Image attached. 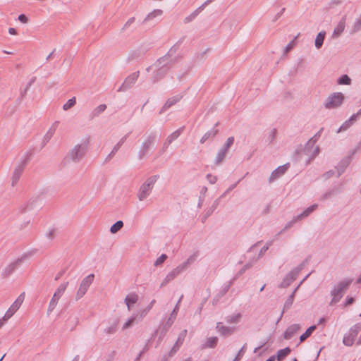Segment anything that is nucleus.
<instances>
[{
    "label": "nucleus",
    "instance_id": "nucleus-33",
    "mask_svg": "<svg viewBox=\"0 0 361 361\" xmlns=\"http://www.w3.org/2000/svg\"><path fill=\"white\" fill-rule=\"evenodd\" d=\"M345 26V19L343 18L334 28L333 37H338L344 31Z\"/></svg>",
    "mask_w": 361,
    "mask_h": 361
},
{
    "label": "nucleus",
    "instance_id": "nucleus-59",
    "mask_svg": "<svg viewBox=\"0 0 361 361\" xmlns=\"http://www.w3.org/2000/svg\"><path fill=\"white\" fill-rule=\"evenodd\" d=\"M296 38H297V37H295L291 42H290L288 44V45L284 48V51H283L284 55L287 54L293 48V47L295 46Z\"/></svg>",
    "mask_w": 361,
    "mask_h": 361
},
{
    "label": "nucleus",
    "instance_id": "nucleus-13",
    "mask_svg": "<svg viewBox=\"0 0 361 361\" xmlns=\"http://www.w3.org/2000/svg\"><path fill=\"white\" fill-rule=\"evenodd\" d=\"M140 75V71H136L129 75L118 89V92H126L130 89L137 81Z\"/></svg>",
    "mask_w": 361,
    "mask_h": 361
},
{
    "label": "nucleus",
    "instance_id": "nucleus-21",
    "mask_svg": "<svg viewBox=\"0 0 361 361\" xmlns=\"http://www.w3.org/2000/svg\"><path fill=\"white\" fill-rule=\"evenodd\" d=\"M216 329L223 336H228L233 334L235 328L222 325L221 322H217Z\"/></svg>",
    "mask_w": 361,
    "mask_h": 361
},
{
    "label": "nucleus",
    "instance_id": "nucleus-56",
    "mask_svg": "<svg viewBox=\"0 0 361 361\" xmlns=\"http://www.w3.org/2000/svg\"><path fill=\"white\" fill-rule=\"evenodd\" d=\"M167 255L166 254H161L160 257H159L157 260L154 262V265L155 267H159L162 264L164 261L167 259Z\"/></svg>",
    "mask_w": 361,
    "mask_h": 361
},
{
    "label": "nucleus",
    "instance_id": "nucleus-25",
    "mask_svg": "<svg viewBox=\"0 0 361 361\" xmlns=\"http://www.w3.org/2000/svg\"><path fill=\"white\" fill-rule=\"evenodd\" d=\"M183 130L184 127H180L177 130L174 131L170 135H169L164 144V149L167 148L173 140L177 139L183 133Z\"/></svg>",
    "mask_w": 361,
    "mask_h": 361
},
{
    "label": "nucleus",
    "instance_id": "nucleus-48",
    "mask_svg": "<svg viewBox=\"0 0 361 361\" xmlns=\"http://www.w3.org/2000/svg\"><path fill=\"white\" fill-rule=\"evenodd\" d=\"M337 83L338 85H350L351 79L348 75L344 74L338 78Z\"/></svg>",
    "mask_w": 361,
    "mask_h": 361
},
{
    "label": "nucleus",
    "instance_id": "nucleus-27",
    "mask_svg": "<svg viewBox=\"0 0 361 361\" xmlns=\"http://www.w3.org/2000/svg\"><path fill=\"white\" fill-rule=\"evenodd\" d=\"M137 300L138 295L136 293H132L128 295L125 298V303L128 307V310H130L131 305L136 303Z\"/></svg>",
    "mask_w": 361,
    "mask_h": 361
},
{
    "label": "nucleus",
    "instance_id": "nucleus-47",
    "mask_svg": "<svg viewBox=\"0 0 361 361\" xmlns=\"http://www.w3.org/2000/svg\"><path fill=\"white\" fill-rule=\"evenodd\" d=\"M55 131V128H51L43 137L42 147L50 140Z\"/></svg>",
    "mask_w": 361,
    "mask_h": 361
},
{
    "label": "nucleus",
    "instance_id": "nucleus-17",
    "mask_svg": "<svg viewBox=\"0 0 361 361\" xmlns=\"http://www.w3.org/2000/svg\"><path fill=\"white\" fill-rule=\"evenodd\" d=\"M183 95L182 94H179L175 96H173L170 98H169L165 104L163 105L161 109L159 111V114H162L164 113L167 109L171 108L172 106L175 105L176 103H178L182 98Z\"/></svg>",
    "mask_w": 361,
    "mask_h": 361
},
{
    "label": "nucleus",
    "instance_id": "nucleus-10",
    "mask_svg": "<svg viewBox=\"0 0 361 361\" xmlns=\"http://www.w3.org/2000/svg\"><path fill=\"white\" fill-rule=\"evenodd\" d=\"M94 278V275L90 274L82 280L75 295L77 300L80 299L86 293L89 287L92 283Z\"/></svg>",
    "mask_w": 361,
    "mask_h": 361
},
{
    "label": "nucleus",
    "instance_id": "nucleus-35",
    "mask_svg": "<svg viewBox=\"0 0 361 361\" xmlns=\"http://www.w3.org/2000/svg\"><path fill=\"white\" fill-rule=\"evenodd\" d=\"M145 53H146V50H145V49H136L130 54V56L128 57V60L130 61V60L137 59L143 56L145 54Z\"/></svg>",
    "mask_w": 361,
    "mask_h": 361
},
{
    "label": "nucleus",
    "instance_id": "nucleus-40",
    "mask_svg": "<svg viewBox=\"0 0 361 361\" xmlns=\"http://www.w3.org/2000/svg\"><path fill=\"white\" fill-rule=\"evenodd\" d=\"M173 319L170 317L160 329V334L164 336L173 323Z\"/></svg>",
    "mask_w": 361,
    "mask_h": 361
},
{
    "label": "nucleus",
    "instance_id": "nucleus-52",
    "mask_svg": "<svg viewBox=\"0 0 361 361\" xmlns=\"http://www.w3.org/2000/svg\"><path fill=\"white\" fill-rule=\"evenodd\" d=\"M234 140H235V139L233 137H229L227 139L226 143L224 145V146L221 149H224V151L228 152L229 148L233 145Z\"/></svg>",
    "mask_w": 361,
    "mask_h": 361
},
{
    "label": "nucleus",
    "instance_id": "nucleus-23",
    "mask_svg": "<svg viewBox=\"0 0 361 361\" xmlns=\"http://www.w3.org/2000/svg\"><path fill=\"white\" fill-rule=\"evenodd\" d=\"M299 286H298V287H296L295 288V290H293V292L288 296V298L286 299L285 303H284V305H283V309L280 314V317L278 319L277 322H276V324L279 323L281 319H282L283 317V315L285 312L286 310H288L290 308V307L292 306L293 303V300H294V298H295V292L297 290V289L298 288Z\"/></svg>",
    "mask_w": 361,
    "mask_h": 361
},
{
    "label": "nucleus",
    "instance_id": "nucleus-1",
    "mask_svg": "<svg viewBox=\"0 0 361 361\" xmlns=\"http://www.w3.org/2000/svg\"><path fill=\"white\" fill-rule=\"evenodd\" d=\"M163 59L159 58L153 64L154 67L156 68L152 76L153 83H157L163 79L173 66L171 61H166Z\"/></svg>",
    "mask_w": 361,
    "mask_h": 361
},
{
    "label": "nucleus",
    "instance_id": "nucleus-37",
    "mask_svg": "<svg viewBox=\"0 0 361 361\" xmlns=\"http://www.w3.org/2000/svg\"><path fill=\"white\" fill-rule=\"evenodd\" d=\"M163 11L162 10H160V9H155L153 11H152L151 13H149L146 17L143 20V21L142 22V24H144L145 23L147 22V21H149V20H152V19H154L155 17L158 16H161L162 14Z\"/></svg>",
    "mask_w": 361,
    "mask_h": 361
},
{
    "label": "nucleus",
    "instance_id": "nucleus-16",
    "mask_svg": "<svg viewBox=\"0 0 361 361\" xmlns=\"http://www.w3.org/2000/svg\"><path fill=\"white\" fill-rule=\"evenodd\" d=\"M186 335H187L186 329L182 331L179 334L176 343L174 344L173 348L171 349V350L169 352V353L166 355L167 356L171 357H173L176 353V352L178 350L180 345L183 344Z\"/></svg>",
    "mask_w": 361,
    "mask_h": 361
},
{
    "label": "nucleus",
    "instance_id": "nucleus-11",
    "mask_svg": "<svg viewBox=\"0 0 361 361\" xmlns=\"http://www.w3.org/2000/svg\"><path fill=\"white\" fill-rule=\"evenodd\" d=\"M24 299L25 293H22L6 311L4 316L3 317V320L6 321L8 319H10L14 314V313L19 309Z\"/></svg>",
    "mask_w": 361,
    "mask_h": 361
},
{
    "label": "nucleus",
    "instance_id": "nucleus-26",
    "mask_svg": "<svg viewBox=\"0 0 361 361\" xmlns=\"http://www.w3.org/2000/svg\"><path fill=\"white\" fill-rule=\"evenodd\" d=\"M219 122L216 123L214 127H216L217 126H219ZM218 133H219L218 129H215V128H212V130H210L207 131L206 133H204V135L200 139V142L204 143L209 138H212V139L214 138V137L218 134Z\"/></svg>",
    "mask_w": 361,
    "mask_h": 361
},
{
    "label": "nucleus",
    "instance_id": "nucleus-31",
    "mask_svg": "<svg viewBox=\"0 0 361 361\" xmlns=\"http://www.w3.org/2000/svg\"><path fill=\"white\" fill-rule=\"evenodd\" d=\"M176 50L177 49L173 47L164 56H161V58H164L163 59L166 61H171V63H173V64L174 65V63L177 61V57L173 59L171 57L176 52Z\"/></svg>",
    "mask_w": 361,
    "mask_h": 361
},
{
    "label": "nucleus",
    "instance_id": "nucleus-49",
    "mask_svg": "<svg viewBox=\"0 0 361 361\" xmlns=\"http://www.w3.org/2000/svg\"><path fill=\"white\" fill-rule=\"evenodd\" d=\"M59 300V299L58 298H54V295H53L52 298L51 299V300L49 302V307L47 309V314L48 315H49L50 313L54 310V308L56 307V306L58 303Z\"/></svg>",
    "mask_w": 361,
    "mask_h": 361
},
{
    "label": "nucleus",
    "instance_id": "nucleus-24",
    "mask_svg": "<svg viewBox=\"0 0 361 361\" xmlns=\"http://www.w3.org/2000/svg\"><path fill=\"white\" fill-rule=\"evenodd\" d=\"M300 329V326L298 324L289 326L283 333V338L286 340L290 339Z\"/></svg>",
    "mask_w": 361,
    "mask_h": 361
},
{
    "label": "nucleus",
    "instance_id": "nucleus-42",
    "mask_svg": "<svg viewBox=\"0 0 361 361\" xmlns=\"http://www.w3.org/2000/svg\"><path fill=\"white\" fill-rule=\"evenodd\" d=\"M226 153H227V152L224 151V149H220L219 150L216 156L214 164L216 165L221 164L223 162V161H224V158L226 157Z\"/></svg>",
    "mask_w": 361,
    "mask_h": 361
},
{
    "label": "nucleus",
    "instance_id": "nucleus-39",
    "mask_svg": "<svg viewBox=\"0 0 361 361\" xmlns=\"http://www.w3.org/2000/svg\"><path fill=\"white\" fill-rule=\"evenodd\" d=\"M68 285V282L61 283L54 293V298H58L59 299L65 292Z\"/></svg>",
    "mask_w": 361,
    "mask_h": 361
},
{
    "label": "nucleus",
    "instance_id": "nucleus-3",
    "mask_svg": "<svg viewBox=\"0 0 361 361\" xmlns=\"http://www.w3.org/2000/svg\"><path fill=\"white\" fill-rule=\"evenodd\" d=\"M159 178V175L152 176L141 185L137 194L140 201L145 200L150 195Z\"/></svg>",
    "mask_w": 361,
    "mask_h": 361
},
{
    "label": "nucleus",
    "instance_id": "nucleus-28",
    "mask_svg": "<svg viewBox=\"0 0 361 361\" xmlns=\"http://www.w3.org/2000/svg\"><path fill=\"white\" fill-rule=\"evenodd\" d=\"M219 338L216 336L209 337L207 339L205 343L202 345V349L214 348L216 346Z\"/></svg>",
    "mask_w": 361,
    "mask_h": 361
},
{
    "label": "nucleus",
    "instance_id": "nucleus-36",
    "mask_svg": "<svg viewBox=\"0 0 361 361\" xmlns=\"http://www.w3.org/2000/svg\"><path fill=\"white\" fill-rule=\"evenodd\" d=\"M118 320H115L109 326L104 329V332L106 334H114L116 332L118 326Z\"/></svg>",
    "mask_w": 361,
    "mask_h": 361
},
{
    "label": "nucleus",
    "instance_id": "nucleus-2",
    "mask_svg": "<svg viewBox=\"0 0 361 361\" xmlns=\"http://www.w3.org/2000/svg\"><path fill=\"white\" fill-rule=\"evenodd\" d=\"M352 282V279H345L334 287L330 293L332 299L329 302V305H334L340 301L345 292L349 288Z\"/></svg>",
    "mask_w": 361,
    "mask_h": 361
},
{
    "label": "nucleus",
    "instance_id": "nucleus-53",
    "mask_svg": "<svg viewBox=\"0 0 361 361\" xmlns=\"http://www.w3.org/2000/svg\"><path fill=\"white\" fill-rule=\"evenodd\" d=\"M183 298V295H182L180 297V298H179V300H178V301L177 304L176 305V306H175L174 309L173 310L172 312L171 313L170 317H171V319H173V320H174V319H176V315H177L178 311V310H179V304H180V302H181V300H182Z\"/></svg>",
    "mask_w": 361,
    "mask_h": 361
},
{
    "label": "nucleus",
    "instance_id": "nucleus-22",
    "mask_svg": "<svg viewBox=\"0 0 361 361\" xmlns=\"http://www.w3.org/2000/svg\"><path fill=\"white\" fill-rule=\"evenodd\" d=\"M128 135H129V133H128L126 135H124L118 141V142L114 147V148L112 149L111 152L105 158L104 163L109 162L113 158V157L115 155V154L118 152V150L121 148V147L125 142V141L128 138Z\"/></svg>",
    "mask_w": 361,
    "mask_h": 361
},
{
    "label": "nucleus",
    "instance_id": "nucleus-4",
    "mask_svg": "<svg viewBox=\"0 0 361 361\" xmlns=\"http://www.w3.org/2000/svg\"><path fill=\"white\" fill-rule=\"evenodd\" d=\"M87 151V145L86 143L78 144L67 154L66 159L73 162H79L85 156Z\"/></svg>",
    "mask_w": 361,
    "mask_h": 361
},
{
    "label": "nucleus",
    "instance_id": "nucleus-60",
    "mask_svg": "<svg viewBox=\"0 0 361 361\" xmlns=\"http://www.w3.org/2000/svg\"><path fill=\"white\" fill-rule=\"evenodd\" d=\"M27 90L26 89H25V88L23 90H20V96H19V97L16 100V102L20 104L22 102L23 99H24V97L27 94Z\"/></svg>",
    "mask_w": 361,
    "mask_h": 361
},
{
    "label": "nucleus",
    "instance_id": "nucleus-58",
    "mask_svg": "<svg viewBox=\"0 0 361 361\" xmlns=\"http://www.w3.org/2000/svg\"><path fill=\"white\" fill-rule=\"evenodd\" d=\"M276 133H277V130L276 128H273L270 133H269V135L268 136V142H269V144H271L274 142L275 138H276Z\"/></svg>",
    "mask_w": 361,
    "mask_h": 361
},
{
    "label": "nucleus",
    "instance_id": "nucleus-29",
    "mask_svg": "<svg viewBox=\"0 0 361 361\" xmlns=\"http://www.w3.org/2000/svg\"><path fill=\"white\" fill-rule=\"evenodd\" d=\"M198 255L199 252H195L194 254L190 255L185 262L180 264L179 266L183 271H185L191 264H192L196 260V258L197 257Z\"/></svg>",
    "mask_w": 361,
    "mask_h": 361
},
{
    "label": "nucleus",
    "instance_id": "nucleus-62",
    "mask_svg": "<svg viewBox=\"0 0 361 361\" xmlns=\"http://www.w3.org/2000/svg\"><path fill=\"white\" fill-rule=\"evenodd\" d=\"M271 245V242L267 243L265 245H264L259 251V255L262 256L269 249V245Z\"/></svg>",
    "mask_w": 361,
    "mask_h": 361
},
{
    "label": "nucleus",
    "instance_id": "nucleus-63",
    "mask_svg": "<svg viewBox=\"0 0 361 361\" xmlns=\"http://www.w3.org/2000/svg\"><path fill=\"white\" fill-rule=\"evenodd\" d=\"M214 212L210 209L209 208L205 211L202 218V222L204 223L206 219L213 213Z\"/></svg>",
    "mask_w": 361,
    "mask_h": 361
},
{
    "label": "nucleus",
    "instance_id": "nucleus-46",
    "mask_svg": "<svg viewBox=\"0 0 361 361\" xmlns=\"http://www.w3.org/2000/svg\"><path fill=\"white\" fill-rule=\"evenodd\" d=\"M231 283H232V282L230 281L228 285H226L225 287H224L222 288V290H221L219 291V293L214 298V301H218L221 297H223L224 295H226V293L228 291V290L231 286Z\"/></svg>",
    "mask_w": 361,
    "mask_h": 361
},
{
    "label": "nucleus",
    "instance_id": "nucleus-54",
    "mask_svg": "<svg viewBox=\"0 0 361 361\" xmlns=\"http://www.w3.org/2000/svg\"><path fill=\"white\" fill-rule=\"evenodd\" d=\"M135 17L130 18L127 20V22L124 24V25L121 28V32H125L126 30H128L135 23Z\"/></svg>",
    "mask_w": 361,
    "mask_h": 361
},
{
    "label": "nucleus",
    "instance_id": "nucleus-51",
    "mask_svg": "<svg viewBox=\"0 0 361 361\" xmlns=\"http://www.w3.org/2000/svg\"><path fill=\"white\" fill-rule=\"evenodd\" d=\"M76 104V99L75 97H72L71 99H68L66 104L63 106V109L65 111H67L74 106Z\"/></svg>",
    "mask_w": 361,
    "mask_h": 361
},
{
    "label": "nucleus",
    "instance_id": "nucleus-34",
    "mask_svg": "<svg viewBox=\"0 0 361 361\" xmlns=\"http://www.w3.org/2000/svg\"><path fill=\"white\" fill-rule=\"evenodd\" d=\"M317 329V325H312L300 336V342H304L307 338H309L313 331Z\"/></svg>",
    "mask_w": 361,
    "mask_h": 361
},
{
    "label": "nucleus",
    "instance_id": "nucleus-61",
    "mask_svg": "<svg viewBox=\"0 0 361 361\" xmlns=\"http://www.w3.org/2000/svg\"><path fill=\"white\" fill-rule=\"evenodd\" d=\"M307 262L308 259H306L301 264H300L295 269H294L295 270V272L300 274V271L304 269Z\"/></svg>",
    "mask_w": 361,
    "mask_h": 361
},
{
    "label": "nucleus",
    "instance_id": "nucleus-8",
    "mask_svg": "<svg viewBox=\"0 0 361 361\" xmlns=\"http://www.w3.org/2000/svg\"><path fill=\"white\" fill-rule=\"evenodd\" d=\"M317 207L318 205L317 204H314L310 207H307L306 209H305L301 214L294 216L290 221L288 222L286 224L285 227L278 233V235L282 233L283 231L291 228L294 225V224H295L298 221L302 220V219L307 217L312 212H313L317 208Z\"/></svg>",
    "mask_w": 361,
    "mask_h": 361
},
{
    "label": "nucleus",
    "instance_id": "nucleus-18",
    "mask_svg": "<svg viewBox=\"0 0 361 361\" xmlns=\"http://www.w3.org/2000/svg\"><path fill=\"white\" fill-rule=\"evenodd\" d=\"M342 191V184L334 185L332 188H329L321 197L319 200L321 201H324L326 200L330 199L332 197H334Z\"/></svg>",
    "mask_w": 361,
    "mask_h": 361
},
{
    "label": "nucleus",
    "instance_id": "nucleus-9",
    "mask_svg": "<svg viewBox=\"0 0 361 361\" xmlns=\"http://www.w3.org/2000/svg\"><path fill=\"white\" fill-rule=\"evenodd\" d=\"M361 331V322L353 325L349 330L348 334L344 335L343 343L346 346H352L354 343L355 338Z\"/></svg>",
    "mask_w": 361,
    "mask_h": 361
},
{
    "label": "nucleus",
    "instance_id": "nucleus-57",
    "mask_svg": "<svg viewBox=\"0 0 361 361\" xmlns=\"http://www.w3.org/2000/svg\"><path fill=\"white\" fill-rule=\"evenodd\" d=\"M352 125H353V123L349 120L345 121L342 124V126L338 128V130H337V133H340L341 131H345V130H348Z\"/></svg>",
    "mask_w": 361,
    "mask_h": 361
},
{
    "label": "nucleus",
    "instance_id": "nucleus-55",
    "mask_svg": "<svg viewBox=\"0 0 361 361\" xmlns=\"http://www.w3.org/2000/svg\"><path fill=\"white\" fill-rule=\"evenodd\" d=\"M136 319V316L130 317L127 322L123 324V329H126L133 326Z\"/></svg>",
    "mask_w": 361,
    "mask_h": 361
},
{
    "label": "nucleus",
    "instance_id": "nucleus-30",
    "mask_svg": "<svg viewBox=\"0 0 361 361\" xmlns=\"http://www.w3.org/2000/svg\"><path fill=\"white\" fill-rule=\"evenodd\" d=\"M291 352V349L289 347H286L283 349L278 350L276 356V359L278 361H282L286 356H288Z\"/></svg>",
    "mask_w": 361,
    "mask_h": 361
},
{
    "label": "nucleus",
    "instance_id": "nucleus-20",
    "mask_svg": "<svg viewBox=\"0 0 361 361\" xmlns=\"http://www.w3.org/2000/svg\"><path fill=\"white\" fill-rule=\"evenodd\" d=\"M299 275L298 273L295 272V269L291 270L290 272H288L285 278L283 279L281 283L279 285L280 288H286L288 286L290 285L292 282H293L297 276Z\"/></svg>",
    "mask_w": 361,
    "mask_h": 361
},
{
    "label": "nucleus",
    "instance_id": "nucleus-38",
    "mask_svg": "<svg viewBox=\"0 0 361 361\" xmlns=\"http://www.w3.org/2000/svg\"><path fill=\"white\" fill-rule=\"evenodd\" d=\"M241 317L240 313L228 315L226 317V322L229 324H237L240 322Z\"/></svg>",
    "mask_w": 361,
    "mask_h": 361
},
{
    "label": "nucleus",
    "instance_id": "nucleus-5",
    "mask_svg": "<svg viewBox=\"0 0 361 361\" xmlns=\"http://www.w3.org/2000/svg\"><path fill=\"white\" fill-rule=\"evenodd\" d=\"M156 140L157 134L155 132H152L148 135L140 146L137 153L138 159L142 160L147 154L150 148L154 145Z\"/></svg>",
    "mask_w": 361,
    "mask_h": 361
},
{
    "label": "nucleus",
    "instance_id": "nucleus-50",
    "mask_svg": "<svg viewBox=\"0 0 361 361\" xmlns=\"http://www.w3.org/2000/svg\"><path fill=\"white\" fill-rule=\"evenodd\" d=\"M317 142V140H314V137H312L309 140V141L306 143L305 145L304 151L306 154H309L312 149L314 147V145L315 142Z\"/></svg>",
    "mask_w": 361,
    "mask_h": 361
},
{
    "label": "nucleus",
    "instance_id": "nucleus-19",
    "mask_svg": "<svg viewBox=\"0 0 361 361\" xmlns=\"http://www.w3.org/2000/svg\"><path fill=\"white\" fill-rule=\"evenodd\" d=\"M183 270L181 269V267L178 265L176 268L173 269L171 272H169L166 278L164 279L162 283L160 285V288L164 287L166 286L168 283L173 280L177 276H178L180 273H182Z\"/></svg>",
    "mask_w": 361,
    "mask_h": 361
},
{
    "label": "nucleus",
    "instance_id": "nucleus-12",
    "mask_svg": "<svg viewBox=\"0 0 361 361\" xmlns=\"http://www.w3.org/2000/svg\"><path fill=\"white\" fill-rule=\"evenodd\" d=\"M27 258V255H23L21 257L17 259L13 262L9 264L2 271L1 276L3 278H7L11 274H13L15 270L18 268L23 262Z\"/></svg>",
    "mask_w": 361,
    "mask_h": 361
},
{
    "label": "nucleus",
    "instance_id": "nucleus-32",
    "mask_svg": "<svg viewBox=\"0 0 361 361\" xmlns=\"http://www.w3.org/2000/svg\"><path fill=\"white\" fill-rule=\"evenodd\" d=\"M326 36V32L324 31L319 32L315 39L314 45L317 49H320L324 43V39Z\"/></svg>",
    "mask_w": 361,
    "mask_h": 361
},
{
    "label": "nucleus",
    "instance_id": "nucleus-14",
    "mask_svg": "<svg viewBox=\"0 0 361 361\" xmlns=\"http://www.w3.org/2000/svg\"><path fill=\"white\" fill-rule=\"evenodd\" d=\"M356 150L354 149L350 152V154L343 158L336 166L338 171L337 176L339 177L345 170V169L348 166L351 161V159L353 156L355 154Z\"/></svg>",
    "mask_w": 361,
    "mask_h": 361
},
{
    "label": "nucleus",
    "instance_id": "nucleus-15",
    "mask_svg": "<svg viewBox=\"0 0 361 361\" xmlns=\"http://www.w3.org/2000/svg\"><path fill=\"white\" fill-rule=\"evenodd\" d=\"M290 167V164L287 163L282 166H279L277 169L274 170L269 176V181L271 183L275 180L283 176Z\"/></svg>",
    "mask_w": 361,
    "mask_h": 361
},
{
    "label": "nucleus",
    "instance_id": "nucleus-6",
    "mask_svg": "<svg viewBox=\"0 0 361 361\" xmlns=\"http://www.w3.org/2000/svg\"><path fill=\"white\" fill-rule=\"evenodd\" d=\"M345 96L342 92H334L327 97L324 106L327 109H336L343 104Z\"/></svg>",
    "mask_w": 361,
    "mask_h": 361
},
{
    "label": "nucleus",
    "instance_id": "nucleus-44",
    "mask_svg": "<svg viewBox=\"0 0 361 361\" xmlns=\"http://www.w3.org/2000/svg\"><path fill=\"white\" fill-rule=\"evenodd\" d=\"M202 8L200 6L198 7L195 11H194L190 15H189L188 16H187L186 18H185L184 19V23H190V21H192V20H194L198 15L199 13H200V11H202Z\"/></svg>",
    "mask_w": 361,
    "mask_h": 361
},
{
    "label": "nucleus",
    "instance_id": "nucleus-41",
    "mask_svg": "<svg viewBox=\"0 0 361 361\" xmlns=\"http://www.w3.org/2000/svg\"><path fill=\"white\" fill-rule=\"evenodd\" d=\"M37 198L31 199L25 205H22L20 208V210L22 213H25L27 211L32 209L33 204L37 201Z\"/></svg>",
    "mask_w": 361,
    "mask_h": 361
},
{
    "label": "nucleus",
    "instance_id": "nucleus-64",
    "mask_svg": "<svg viewBox=\"0 0 361 361\" xmlns=\"http://www.w3.org/2000/svg\"><path fill=\"white\" fill-rule=\"evenodd\" d=\"M207 179L211 184H214L217 180V177L212 174H207Z\"/></svg>",
    "mask_w": 361,
    "mask_h": 361
},
{
    "label": "nucleus",
    "instance_id": "nucleus-43",
    "mask_svg": "<svg viewBox=\"0 0 361 361\" xmlns=\"http://www.w3.org/2000/svg\"><path fill=\"white\" fill-rule=\"evenodd\" d=\"M106 109V104H100L98 106H97L92 112V117H97L99 116L102 112H104Z\"/></svg>",
    "mask_w": 361,
    "mask_h": 361
},
{
    "label": "nucleus",
    "instance_id": "nucleus-7",
    "mask_svg": "<svg viewBox=\"0 0 361 361\" xmlns=\"http://www.w3.org/2000/svg\"><path fill=\"white\" fill-rule=\"evenodd\" d=\"M32 157L31 152H27L25 155V159L15 168L13 176H12V187H14L18 181L19 180L25 166L27 163L30 161Z\"/></svg>",
    "mask_w": 361,
    "mask_h": 361
},
{
    "label": "nucleus",
    "instance_id": "nucleus-45",
    "mask_svg": "<svg viewBox=\"0 0 361 361\" xmlns=\"http://www.w3.org/2000/svg\"><path fill=\"white\" fill-rule=\"evenodd\" d=\"M123 226V222L121 220L117 221L110 228V232L113 234L116 233Z\"/></svg>",
    "mask_w": 361,
    "mask_h": 361
}]
</instances>
